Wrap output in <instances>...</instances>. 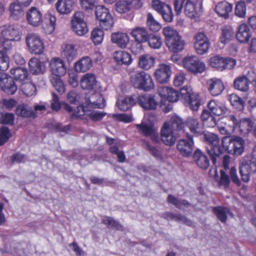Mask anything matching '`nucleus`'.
Returning a JSON list of instances; mask_svg holds the SVG:
<instances>
[{
    "label": "nucleus",
    "instance_id": "obj_13",
    "mask_svg": "<svg viewBox=\"0 0 256 256\" xmlns=\"http://www.w3.org/2000/svg\"><path fill=\"white\" fill-rule=\"evenodd\" d=\"M0 87L6 94H13L16 92V85L14 78L8 74L0 72Z\"/></svg>",
    "mask_w": 256,
    "mask_h": 256
},
{
    "label": "nucleus",
    "instance_id": "obj_22",
    "mask_svg": "<svg viewBox=\"0 0 256 256\" xmlns=\"http://www.w3.org/2000/svg\"><path fill=\"white\" fill-rule=\"evenodd\" d=\"M97 81L96 76L92 73L84 74L80 79V84L83 90H92L96 88Z\"/></svg>",
    "mask_w": 256,
    "mask_h": 256
},
{
    "label": "nucleus",
    "instance_id": "obj_53",
    "mask_svg": "<svg viewBox=\"0 0 256 256\" xmlns=\"http://www.w3.org/2000/svg\"><path fill=\"white\" fill-rule=\"evenodd\" d=\"M10 66V58L4 50H0V70L5 71Z\"/></svg>",
    "mask_w": 256,
    "mask_h": 256
},
{
    "label": "nucleus",
    "instance_id": "obj_56",
    "mask_svg": "<svg viewBox=\"0 0 256 256\" xmlns=\"http://www.w3.org/2000/svg\"><path fill=\"white\" fill-rule=\"evenodd\" d=\"M147 25L150 29L154 32L159 30L161 28L160 24L154 18L150 13L147 15Z\"/></svg>",
    "mask_w": 256,
    "mask_h": 256
},
{
    "label": "nucleus",
    "instance_id": "obj_26",
    "mask_svg": "<svg viewBox=\"0 0 256 256\" xmlns=\"http://www.w3.org/2000/svg\"><path fill=\"white\" fill-rule=\"evenodd\" d=\"M62 49V54L68 61L72 62L76 58L77 50L73 44H64Z\"/></svg>",
    "mask_w": 256,
    "mask_h": 256
},
{
    "label": "nucleus",
    "instance_id": "obj_2",
    "mask_svg": "<svg viewBox=\"0 0 256 256\" xmlns=\"http://www.w3.org/2000/svg\"><path fill=\"white\" fill-rule=\"evenodd\" d=\"M256 148L251 154L242 157L240 160L239 170L242 180L248 182L250 176L256 172Z\"/></svg>",
    "mask_w": 256,
    "mask_h": 256
},
{
    "label": "nucleus",
    "instance_id": "obj_29",
    "mask_svg": "<svg viewBox=\"0 0 256 256\" xmlns=\"http://www.w3.org/2000/svg\"><path fill=\"white\" fill-rule=\"evenodd\" d=\"M194 159L196 164L201 168L207 169L210 166V162L206 155L197 149L194 153Z\"/></svg>",
    "mask_w": 256,
    "mask_h": 256
},
{
    "label": "nucleus",
    "instance_id": "obj_8",
    "mask_svg": "<svg viewBox=\"0 0 256 256\" xmlns=\"http://www.w3.org/2000/svg\"><path fill=\"white\" fill-rule=\"evenodd\" d=\"M28 50L34 54H40L44 50V44L40 36L35 33H30L26 38Z\"/></svg>",
    "mask_w": 256,
    "mask_h": 256
},
{
    "label": "nucleus",
    "instance_id": "obj_7",
    "mask_svg": "<svg viewBox=\"0 0 256 256\" xmlns=\"http://www.w3.org/2000/svg\"><path fill=\"white\" fill-rule=\"evenodd\" d=\"M182 64L186 70L194 74H202L206 70L205 63L195 56L184 57Z\"/></svg>",
    "mask_w": 256,
    "mask_h": 256
},
{
    "label": "nucleus",
    "instance_id": "obj_24",
    "mask_svg": "<svg viewBox=\"0 0 256 256\" xmlns=\"http://www.w3.org/2000/svg\"><path fill=\"white\" fill-rule=\"evenodd\" d=\"M74 5V0H58L56 8L60 14H68L72 10Z\"/></svg>",
    "mask_w": 256,
    "mask_h": 256
},
{
    "label": "nucleus",
    "instance_id": "obj_28",
    "mask_svg": "<svg viewBox=\"0 0 256 256\" xmlns=\"http://www.w3.org/2000/svg\"><path fill=\"white\" fill-rule=\"evenodd\" d=\"M224 117H223L224 118ZM201 118L203 121L204 124L208 127L214 128L216 126L218 125V123L221 122V123H225L227 121L222 122L221 120L222 118H220L218 121H216V118L211 114L210 112L206 110H204L202 111L201 115Z\"/></svg>",
    "mask_w": 256,
    "mask_h": 256
},
{
    "label": "nucleus",
    "instance_id": "obj_55",
    "mask_svg": "<svg viewBox=\"0 0 256 256\" xmlns=\"http://www.w3.org/2000/svg\"><path fill=\"white\" fill-rule=\"evenodd\" d=\"M90 108L84 103V105H80L77 106L73 113V116L76 118H81L82 116H88Z\"/></svg>",
    "mask_w": 256,
    "mask_h": 256
},
{
    "label": "nucleus",
    "instance_id": "obj_14",
    "mask_svg": "<svg viewBox=\"0 0 256 256\" xmlns=\"http://www.w3.org/2000/svg\"><path fill=\"white\" fill-rule=\"evenodd\" d=\"M180 136V134L176 133L167 126V123H164L161 129V140L166 146H172L178 137Z\"/></svg>",
    "mask_w": 256,
    "mask_h": 256
},
{
    "label": "nucleus",
    "instance_id": "obj_36",
    "mask_svg": "<svg viewBox=\"0 0 256 256\" xmlns=\"http://www.w3.org/2000/svg\"><path fill=\"white\" fill-rule=\"evenodd\" d=\"M92 66L91 58L88 56H85L75 64L74 69L77 72H83L90 70Z\"/></svg>",
    "mask_w": 256,
    "mask_h": 256
},
{
    "label": "nucleus",
    "instance_id": "obj_57",
    "mask_svg": "<svg viewBox=\"0 0 256 256\" xmlns=\"http://www.w3.org/2000/svg\"><path fill=\"white\" fill-rule=\"evenodd\" d=\"M46 20L48 25L46 28L44 27V28L46 30V33L50 34L52 33L55 29L56 18L54 16L49 14L46 16Z\"/></svg>",
    "mask_w": 256,
    "mask_h": 256
},
{
    "label": "nucleus",
    "instance_id": "obj_32",
    "mask_svg": "<svg viewBox=\"0 0 256 256\" xmlns=\"http://www.w3.org/2000/svg\"><path fill=\"white\" fill-rule=\"evenodd\" d=\"M131 36L134 38L136 41L144 42L148 40V35L146 30L144 27H136L130 32Z\"/></svg>",
    "mask_w": 256,
    "mask_h": 256
},
{
    "label": "nucleus",
    "instance_id": "obj_50",
    "mask_svg": "<svg viewBox=\"0 0 256 256\" xmlns=\"http://www.w3.org/2000/svg\"><path fill=\"white\" fill-rule=\"evenodd\" d=\"M104 35V32L101 29L95 28L92 32L91 38L96 45L99 44L102 42Z\"/></svg>",
    "mask_w": 256,
    "mask_h": 256
},
{
    "label": "nucleus",
    "instance_id": "obj_35",
    "mask_svg": "<svg viewBox=\"0 0 256 256\" xmlns=\"http://www.w3.org/2000/svg\"><path fill=\"white\" fill-rule=\"evenodd\" d=\"M184 12L187 16L194 18L200 15V9L197 8L194 2L187 0L184 6Z\"/></svg>",
    "mask_w": 256,
    "mask_h": 256
},
{
    "label": "nucleus",
    "instance_id": "obj_64",
    "mask_svg": "<svg viewBox=\"0 0 256 256\" xmlns=\"http://www.w3.org/2000/svg\"><path fill=\"white\" fill-rule=\"evenodd\" d=\"M168 6V4H166L160 0H154L152 2L153 8L160 14Z\"/></svg>",
    "mask_w": 256,
    "mask_h": 256
},
{
    "label": "nucleus",
    "instance_id": "obj_39",
    "mask_svg": "<svg viewBox=\"0 0 256 256\" xmlns=\"http://www.w3.org/2000/svg\"><path fill=\"white\" fill-rule=\"evenodd\" d=\"M17 115L24 118H34L37 116L36 113L32 108L26 104H21L17 106Z\"/></svg>",
    "mask_w": 256,
    "mask_h": 256
},
{
    "label": "nucleus",
    "instance_id": "obj_47",
    "mask_svg": "<svg viewBox=\"0 0 256 256\" xmlns=\"http://www.w3.org/2000/svg\"><path fill=\"white\" fill-rule=\"evenodd\" d=\"M60 76H51L50 77V82L56 90L60 94L65 92V88L63 82L60 78Z\"/></svg>",
    "mask_w": 256,
    "mask_h": 256
},
{
    "label": "nucleus",
    "instance_id": "obj_60",
    "mask_svg": "<svg viewBox=\"0 0 256 256\" xmlns=\"http://www.w3.org/2000/svg\"><path fill=\"white\" fill-rule=\"evenodd\" d=\"M103 222L108 226L118 230H122V226L113 218L108 216H104L102 219Z\"/></svg>",
    "mask_w": 256,
    "mask_h": 256
},
{
    "label": "nucleus",
    "instance_id": "obj_12",
    "mask_svg": "<svg viewBox=\"0 0 256 256\" xmlns=\"http://www.w3.org/2000/svg\"><path fill=\"white\" fill-rule=\"evenodd\" d=\"M187 138L179 140L176 148L180 153L184 156H190L194 150V142L192 136L186 134Z\"/></svg>",
    "mask_w": 256,
    "mask_h": 256
},
{
    "label": "nucleus",
    "instance_id": "obj_62",
    "mask_svg": "<svg viewBox=\"0 0 256 256\" xmlns=\"http://www.w3.org/2000/svg\"><path fill=\"white\" fill-rule=\"evenodd\" d=\"M67 100L72 104H77L81 100V96L79 93L72 90L67 94Z\"/></svg>",
    "mask_w": 256,
    "mask_h": 256
},
{
    "label": "nucleus",
    "instance_id": "obj_51",
    "mask_svg": "<svg viewBox=\"0 0 256 256\" xmlns=\"http://www.w3.org/2000/svg\"><path fill=\"white\" fill-rule=\"evenodd\" d=\"M147 41H148L149 46L152 48L158 49L162 46V40L158 36L150 34Z\"/></svg>",
    "mask_w": 256,
    "mask_h": 256
},
{
    "label": "nucleus",
    "instance_id": "obj_3",
    "mask_svg": "<svg viewBox=\"0 0 256 256\" xmlns=\"http://www.w3.org/2000/svg\"><path fill=\"white\" fill-rule=\"evenodd\" d=\"M130 82L136 88L148 92L154 88L152 76L144 71H138L130 76Z\"/></svg>",
    "mask_w": 256,
    "mask_h": 256
},
{
    "label": "nucleus",
    "instance_id": "obj_48",
    "mask_svg": "<svg viewBox=\"0 0 256 256\" xmlns=\"http://www.w3.org/2000/svg\"><path fill=\"white\" fill-rule=\"evenodd\" d=\"M28 66L30 72L34 74H38L42 72L41 62L37 58H33L30 59Z\"/></svg>",
    "mask_w": 256,
    "mask_h": 256
},
{
    "label": "nucleus",
    "instance_id": "obj_42",
    "mask_svg": "<svg viewBox=\"0 0 256 256\" xmlns=\"http://www.w3.org/2000/svg\"><path fill=\"white\" fill-rule=\"evenodd\" d=\"M234 36L232 28L230 26H224L222 28V34L220 38L221 43L226 44L228 43Z\"/></svg>",
    "mask_w": 256,
    "mask_h": 256
},
{
    "label": "nucleus",
    "instance_id": "obj_58",
    "mask_svg": "<svg viewBox=\"0 0 256 256\" xmlns=\"http://www.w3.org/2000/svg\"><path fill=\"white\" fill-rule=\"evenodd\" d=\"M229 100L231 104L234 106L236 109H242L244 106L243 100L236 94H232L230 95Z\"/></svg>",
    "mask_w": 256,
    "mask_h": 256
},
{
    "label": "nucleus",
    "instance_id": "obj_6",
    "mask_svg": "<svg viewBox=\"0 0 256 256\" xmlns=\"http://www.w3.org/2000/svg\"><path fill=\"white\" fill-rule=\"evenodd\" d=\"M204 140L210 145L208 148V153L211 157L214 164L216 163V158L222 154V149L220 146V139L217 135L213 133L204 134Z\"/></svg>",
    "mask_w": 256,
    "mask_h": 256
},
{
    "label": "nucleus",
    "instance_id": "obj_41",
    "mask_svg": "<svg viewBox=\"0 0 256 256\" xmlns=\"http://www.w3.org/2000/svg\"><path fill=\"white\" fill-rule=\"evenodd\" d=\"M2 38L8 40H15L16 30L14 26H5L2 28L1 32Z\"/></svg>",
    "mask_w": 256,
    "mask_h": 256
},
{
    "label": "nucleus",
    "instance_id": "obj_1",
    "mask_svg": "<svg viewBox=\"0 0 256 256\" xmlns=\"http://www.w3.org/2000/svg\"><path fill=\"white\" fill-rule=\"evenodd\" d=\"M166 44L168 50L174 53H178L184 48L186 42L174 28L167 26L163 29Z\"/></svg>",
    "mask_w": 256,
    "mask_h": 256
},
{
    "label": "nucleus",
    "instance_id": "obj_59",
    "mask_svg": "<svg viewBox=\"0 0 256 256\" xmlns=\"http://www.w3.org/2000/svg\"><path fill=\"white\" fill-rule=\"evenodd\" d=\"M11 136V133L7 127L0 128V146L5 144Z\"/></svg>",
    "mask_w": 256,
    "mask_h": 256
},
{
    "label": "nucleus",
    "instance_id": "obj_54",
    "mask_svg": "<svg viewBox=\"0 0 256 256\" xmlns=\"http://www.w3.org/2000/svg\"><path fill=\"white\" fill-rule=\"evenodd\" d=\"M188 106L193 110H197L200 106V96L198 94H194L188 99Z\"/></svg>",
    "mask_w": 256,
    "mask_h": 256
},
{
    "label": "nucleus",
    "instance_id": "obj_16",
    "mask_svg": "<svg viewBox=\"0 0 256 256\" xmlns=\"http://www.w3.org/2000/svg\"><path fill=\"white\" fill-rule=\"evenodd\" d=\"M171 74L170 66L165 64H160L154 72L156 80L161 84L167 82L169 80Z\"/></svg>",
    "mask_w": 256,
    "mask_h": 256
},
{
    "label": "nucleus",
    "instance_id": "obj_19",
    "mask_svg": "<svg viewBox=\"0 0 256 256\" xmlns=\"http://www.w3.org/2000/svg\"><path fill=\"white\" fill-rule=\"evenodd\" d=\"M106 101L100 93H94L86 98L85 104L90 108H103L106 106Z\"/></svg>",
    "mask_w": 256,
    "mask_h": 256
},
{
    "label": "nucleus",
    "instance_id": "obj_63",
    "mask_svg": "<svg viewBox=\"0 0 256 256\" xmlns=\"http://www.w3.org/2000/svg\"><path fill=\"white\" fill-rule=\"evenodd\" d=\"M160 15L167 22H170L173 20L174 16L172 8L170 5L165 8Z\"/></svg>",
    "mask_w": 256,
    "mask_h": 256
},
{
    "label": "nucleus",
    "instance_id": "obj_25",
    "mask_svg": "<svg viewBox=\"0 0 256 256\" xmlns=\"http://www.w3.org/2000/svg\"><path fill=\"white\" fill-rule=\"evenodd\" d=\"M167 126L176 133L180 134V136L184 133V124L182 118L177 116H172L170 122H167Z\"/></svg>",
    "mask_w": 256,
    "mask_h": 256
},
{
    "label": "nucleus",
    "instance_id": "obj_9",
    "mask_svg": "<svg viewBox=\"0 0 256 256\" xmlns=\"http://www.w3.org/2000/svg\"><path fill=\"white\" fill-rule=\"evenodd\" d=\"M194 48L198 55H203L208 52L210 42L206 35L202 32L196 33L194 37Z\"/></svg>",
    "mask_w": 256,
    "mask_h": 256
},
{
    "label": "nucleus",
    "instance_id": "obj_23",
    "mask_svg": "<svg viewBox=\"0 0 256 256\" xmlns=\"http://www.w3.org/2000/svg\"><path fill=\"white\" fill-rule=\"evenodd\" d=\"M139 104L144 109L154 110L156 109L158 103L154 98L150 95H142L138 98Z\"/></svg>",
    "mask_w": 256,
    "mask_h": 256
},
{
    "label": "nucleus",
    "instance_id": "obj_27",
    "mask_svg": "<svg viewBox=\"0 0 256 256\" xmlns=\"http://www.w3.org/2000/svg\"><path fill=\"white\" fill-rule=\"evenodd\" d=\"M156 62V58L150 54H144L138 58V66L144 70H148L153 67Z\"/></svg>",
    "mask_w": 256,
    "mask_h": 256
},
{
    "label": "nucleus",
    "instance_id": "obj_30",
    "mask_svg": "<svg viewBox=\"0 0 256 256\" xmlns=\"http://www.w3.org/2000/svg\"><path fill=\"white\" fill-rule=\"evenodd\" d=\"M251 32L248 26L246 24H241L236 34L237 40L241 43L248 42L251 37Z\"/></svg>",
    "mask_w": 256,
    "mask_h": 256
},
{
    "label": "nucleus",
    "instance_id": "obj_17",
    "mask_svg": "<svg viewBox=\"0 0 256 256\" xmlns=\"http://www.w3.org/2000/svg\"><path fill=\"white\" fill-rule=\"evenodd\" d=\"M50 70L52 74V76H62L65 75L66 68L64 62L59 58H54L50 62Z\"/></svg>",
    "mask_w": 256,
    "mask_h": 256
},
{
    "label": "nucleus",
    "instance_id": "obj_49",
    "mask_svg": "<svg viewBox=\"0 0 256 256\" xmlns=\"http://www.w3.org/2000/svg\"><path fill=\"white\" fill-rule=\"evenodd\" d=\"M224 58L219 56H215L210 58L209 64L212 67L222 70H224Z\"/></svg>",
    "mask_w": 256,
    "mask_h": 256
},
{
    "label": "nucleus",
    "instance_id": "obj_52",
    "mask_svg": "<svg viewBox=\"0 0 256 256\" xmlns=\"http://www.w3.org/2000/svg\"><path fill=\"white\" fill-rule=\"evenodd\" d=\"M136 127L141 133L146 136H150L154 131V128L151 124H147L144 122H142L140 124H136Z\"/></svg>",
    "mask_w": 256,
    "mask_h": 256
},
{
    "label": "nucleus",
    "instance_id": "obj_45",
    "mask_svg": "<svg viewBox=\"0 0 256 256\" xmlns=\"http://www.w3.org/2000/svg\"><path fill=\"white\" fill-rule=\"evenodd\" d=\"M186 125L192 133H200L201 131L202 126L197 119L192 118H188L186 122Z\"/></svg>",
    "mask_w": 256,
    "mask_h": 256
},
{
    "label": "nucleus",
    "instance_id": "obj_43",
    "mask_svg": "<svg viewBox=\"0 0 256 256\" xmlns=\"http://www.w3.org/2000/svg\"><path fill=\"white\" fill-rule=\"evenodd\" d=\"M135 0H133V2ZM132 2L131 0H120L115 4V9L120 14H124L129 12Z\"/></svg>",
    "mask_w": 256,
    "mask_h": 256
},
{
    "label": "nucleus",
    "instance_id": "obj_11",
    "mask_svg": "<svg viewBox=\"0 0 256 256\" xmlns=\"http://www.w3.org/2000/svg\"><path fill=\"white\" fill-rule=\"evenodd\" d=\"M84 18V14L78 11L74 13L72 19V30L80 36H84L88 32L87 24Z\"/></svg>",
    "mask_w": 256,
    "mask_h": 256
},
{
    "label": "nucleus",
    "instance_id": "obj_4",
    "mask_svg": "<svg viewBox=\"0 0 256 256\" xmlns=\"http://www.w3.org/2000/svg\"><path fill=\"white\" fill-rule=\"evenodd\" d=\"M221 120L228 121V125L232 126L234 128H238L240 134L243 136H247L254 127V122L248 118H242L238 120L234 115L224 116Z\"/></svg>",
    "mask_w": 256,
    "mask_h": 256
},
{
    "label": "nucleus",
    "instance_id": "obj_5",
    "mask_svg": "<svg viewBox=\"0 0 256 256\" xmlns=\"http://www.w3.org/2000/svg\"><path fill=\"white\" fill-rule=\"evenodd\" d=\"M222 144L224 150L234 156H240L244 152L245 142L240 137L232 138L228 136H224L222 140Z\"/></svg>",
    "mask_w": 256,
    "mask_h": 256
},
{
    "label": "nucleus",
    "instance_id": "obj_21",
    "mask_svg": "<svg viewBox=\"0 0 256 256\" xmlns=\"http://www.w3.org/2000/svg\"><path fill=\"white\" fill-rule=\"evenodd\" d=\"M26 18L28 24L33 26H38L42 22V14L35 7H32L28 10Z\"/></svg>",
    "mask_w": 256,
    "mask_h": 256
},
{
    "label": "nucleus",
    "instance_id": "obj_31",
    "mask_svg": "<svg viewBox=\"0 0 256 256\" xmlns=\"http://www.w3.org/2000/svg\"><path fill=\"white\" fill-rule=\"evenodd\" d=\"M207 106L210 110L217 116H220L226 113L228 110L223 104L214 100H210Z\"/></svg>",
    "mask_w": 256,
    "mask_h": 256
},
{
    "label": "nucleus",
    "instance_id": "obj_15",
    "mask_svg": "<svg viewBox=\"0 0 256 256\" xmlns=\"http://www.w3.org/2000/svg\"><path fill=\"white\" fill-rule=\"evenodd\" d=\"M256 79V74L253 71L249 72L246 76H242L236 78L234 82V88L240 91L246 92L249 86L248 83Z\"/></svg>",
    "mask_w": 256,
    "mask_h": 256
},
{
    "label": "nucleus",
    "instance_id": "obj_44",
    "mask_svg": "<svg viewBox=\"0 0 256 256\" xmlns=\"http://www.w3.org/2000/svg\"><path fill=\"white\" fill-rule=\"evenodd\" d=\"M213 210L218 219L222 222H226L228 216L232 215L229 209L226 208L218 206L214 208Z\"/></svg>",
    "mask_w": 256,
    "mask_h": 256
},
{
    "label": "nucleus",
    "instance_id": "obj_37",
    "mask_svg": "<svg viewBox=\"0 0 256 256\" xmlns=\"http://www.w3.org/2000/svg\"><path fill=\"white\" fill-rule=\"evenodd\" d=\"M114 58L118 64L128 65L131 64L132 59L130 55L124 51H116L114 54Z\"/></svg>",
    "mask_w": 256,
    "mask_h": 256
},
{
    "label": "nucleus",
    "instance_id": "obj_34",
    "mask_svg": "<svg viewBox=\"0 0 256 256\" xmlns=\"http://www.w3.org/2000/svg\"><path fill=\"white\" fill-rule=\"evenodd\" d=\"M112 41L121 48H125L129 41L128 35L124 32L114 33L111 36Z\"/></svg>",
    "mask_w": 256,
    "mask_h": 256
},
{
    "label": "nucleus",
    "instance_id": "obj_10",
    "mask_svg": "<svg viewBox=\"0 0 256 256\" xmlns=\"http://www.w3.org/2000/svg\"><path fill=\"white\" fill-rule=\"evenodd\" d=\"M96 16L100 21L101 27L105 30H110L113 26L114 21L108 10L102 6H98L96 8Z\"/></svg>",
    "mask_w": 256,
    "mask_h": 256
},
{
    "label": "nucleus",
    "instance_id": "obj_40",
    "mask_svg": "<svg viewBox=\"0 0 256 256\" xmlns=\"http://www.w3.org/2000/svg\"><path fill=\"white\" fill-rule=\"evenodd\" d=\"M20 91L22 92L27 96H30L36 94V90L35 86L31 82L30 80L28 81L22 82L18 85Z\"/></svg>",
    "mask_w": 256,
    "mask_h": 256
},
{
    "label": "nucleus",
    "instance_id": "obj_38",
    "mask_svg": "<svg viewBox=\"0 0 256 256\" xmlns=\"http://www.w3.org/2000/svg\"><path fill=\"white\" fill-rule=\"evenodd\" d=\"M136 104V100L132 96L124 98H118L116 105L121 110L126 111L130 108Z\"/></svg>",
    "mask_w": 256,
    "mask_h": 256
},
{
    "label": "nucleus",
    "instance_id": "obj_18",
    "mask_svg": "<svg viewBox=\"0 0 256 256\" xmlns=\"http://www.w3.org/2000/svg\"><path fill=\"white\" fill-rule=\"evenodd\" d=\"M158 92L162 98L172 102H176L180 96L178 92L172 88L161 86L158 87Z\"/></svg>",
    "mask_w": 256,
    "mask_h": 256
},
{
    "label": "nucleus",
    "instance_id": "obj_33",
    "mask_svg": "<svg viewBox=\"0 0 256 256\" xmlns=\"http://www.w3.org/2000/svg\"><path fill=\"white\" fill-rule=\"evenodd\" d=\"M232 5L227 2H219L215 8L216 12L221 17L227 18L232 10Z\"/></svg>",
    "mask_w": 256,
    "mask_h": 256
},
{
    "label": "nucleus",
    "instance_id": "obj_46",
    "mask_svg": "<svg viewBox=\"0 0 256 256\" xmlns=\"http://www.w3.org/2000/svg\"><path fill=\"white\" fill-rule=\"evenodd\" d=\"M30 80V74L26 68L22 66H17V83L19 84ZM18 84H17V87Z\"/></svg>",
    "mask_w": 256,
    "mask_h": 256
},
{
    "label": "nucleus",
    "instance_id": "obj_61",
    "mask_svg": "<svg viewBox=\"0 0 256 256\" xmlns=\"http://www.w3.org/2000/svg\"><path fill=\"white\" fill-rule=\"evenodd\" d=\"M93 108H90L88 117L93 121L100 120L106 115V113L97 110H92Z\"/></svg>",
    "mask_w": 256,
    "mask_h": 256
},
{
    "label": "nucleus",
    "instance_id": "obj_20",
    "mask_svg": "<svg viewBox=\"0 0 256 256\" xmlns=\"http://www.w3.org/2000/svg\"><path fill=\"white\" fill-rule=\"evenodd\" d=\"M208 88L213 96L220 95L224 90V85L222 81L216 78H210L207 82Z\"/></svg>",
    "mask_w": 256,
    "mask_h": 256
}]
</instances>
